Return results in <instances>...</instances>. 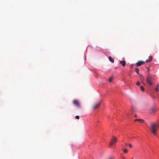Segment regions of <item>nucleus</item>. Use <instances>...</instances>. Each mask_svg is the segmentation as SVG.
Returning <instances> with one entry per match:
<instances>
[{
  "label": "nucleus",
  "mask_w": 159,
  "mask_h": 159,
  "mask_svg": "<svg viewBox=\"0 0 159 159\" xmlns=\"http://www.w3.org/2000/svg\"><path fill=\"white\" fill-rule=\"evenodd\" d=\"M159 86V85L157 84V88L155 89V90L156 91L158 92V87Z\"/></svg>",
  "instance_id": "4468645a"
},
{
  "label": "nucleus",
  "mask_w": 159,
  "mask_h": 159,
  "mask_svg": "<svg viewBox=\"0 0 159 159\" xmlns=\"http://www.w3.org/2000/svg\"><path fill=\"white\" fill-rule=\"evenodd\" d=\"M112 78H109V81L110 82H112Z\"/></svg>",
  "instance_id": "a211bd4d"
},
{
  "label": "nucleus",
  "mask_w": 159,
  "mask_h": 159,
  "mask_svg": "<svg viewBox=\"0 0 159 159\" xmlns=\"http://www.w3.org/2000/svg\"><path fill=\"white\" fill-rule=\"evenodd\" d=\"M135 71L136 72V73L139 75V76L141 77V79H143L144 80V78L141 75V74H140L139 73V70L138 68H135Z\"/></svg>",
  "instance_id": "39448f33"
},
{
  "label": "nucleus",
  "mask_w": 159,
  "mask_h": 159,
  "mask_svg": "<svg viewBox=\"0 0 159 159\" xmlns=\"http://www.w3.org/2000/svg\"><path fill=\"white\" fill-rule=\"evenodd\" d=\"M120 63L123 67H124L126 65V61L124 60L120 61Z\"/></svg>",
  "instance_id": "6e6552de"
},
{
  "label": "nucleus",
  "mask_w": 159,
  "mask_h": 159,
  "mask_svg": "<svg viewBox=\"0 0 159 159\" xmlns=\"http://www.w3.org/2000/svg\"><path fill=\"white\" fill-rule=\"evenodd\" d=\"M108 159H115V158L113 157H109Z\"/></svg>",
  "instance_id": "6ab92c4d"
},
{
  "label": "nucleus",
  "mask_w": 159,
  "mask_h": 159,
  "mask_svg": "<svg viewBox=\"0 0 159 159\" xmlns=\"http://www.w3.org/2000/svg\"><path fill=\"white\" fill-rule=\"evenodd\" d=\"M109 60L112 63L114 62V60L110 57H109Z\"/></svg>",
  "instance_id": "9b49d317"
},
{
  "label": "nucleus",
  "mask_w": 159,
  "mask_h": 159,
  "mask_svg": "<svg viewBox=\"0 0 159 159\" xmlns=\"http://www.w3.org/2000/svg\"><path fill=\"white\" fill-rule=\"evenodd\" d=\"M132 109L133 111H135L136 110V108L134 107H132Z\"/></svg>",
  "instance_id": "2eb2a0df"
},
{
  "label": "nucleus",
  "mask_w": 159,
  "mask_h": 159,
  "mask_svg": "<svg viewBox=\"0 0 159 159\" xmlns=\"http://www.w3.org/2000/svg\"><path fill=\"white\" fill-rule=\"evenodd\" d=\"M147 68H148V69H149V67H148Z\"/></svg>",
  "instance_id": "a878e982"
},
{
  "label": "nucleus",
  "mask_w": 159,
  "mask_h": 159,
  "mask_svg": "<svg viewBox=\"0 0 159 159\" xmlns=\"http://www.w3.org/2000/svg\"><path fill=\"white\" fill-rule=\"evenodd\" d=\"M156 111V109L155 108H152L151 110V111L152 112H155Z\"/></svg>",
  "instance_id": "ddd939ff"
},
{
  "label": "nucleus",
  "mask_w": 159,
  "mask_h": 159,
  "mask_svg": "<svg viewBox=\"0 0 159 159\" xmlns=\"http://www.w3.org/2000/svg\"><path fill=\"white\" fill-rule=\"evenodd\" d=\"M132 67H133V65H132V66H131V68H132Z\"/></svg>",
  "instance_id": "b1692460"
},
{
  "label": "nucleus",
  "mask_w": 159,
  "mask_h": 159,
  "mask_svg": "<svg viewBox=\"0 0 159 159\" xmlns=\"http://www.w3.org/2000/svg\"><path fill=\"white\" fill-rule=\"evenodd\" d=\"M129 146L130 148H132V147L131 144L130 143L129 144Z\"/></svg>",
  "instance_id": "aec40b11"
},
{
  "label": "nucleus",
  "mask_w": 159,
  "mask_h": 159,
  "mask_svg": "<svg viewBox=\"0 0 159 159\" xmlns=\"http://www.w3.org/2000/svg\"><path fill=\"white\" fill-rule=\"evenodd\" d=\"M140 89H141V90H142L143 91H144V88L142 86H141L140 87Z\"/></svg>",
  "instance_id": "dca6fc26"
},
{
  "label": "nucleus",
  "mask_w": 159,
  "mask_h": 159,
  "mask_svg": "<svg viewBox=\"0 0 159 159\" xmlns=\"http://www.w3.org/2000/svg\"><path fill=\"white\" fill-rule=\"evenodd\" d=\"M122 159H125V157L124 156H122Z\"/></svg>",
  "instance_id": "4be33fe9"
},
{
  "label": "nucleus",
  "mask_w": 159,
  "mask_h": 159,
  "mask_svg": "<svg viewBox=\"0 0 159 159\" xmlns=\"http://www.w3.org/2000/svg\"><path fill=\"white\" fill-rule=\"evenodd\" d=\"M135 121H138L140 123H143L144 120L142 119H137L134 120Z\"/></svg>",
  "instance_id": "1a4fd4ad"
},
{
  "label": "nucleus",
  "mask_w": 159,
  "mask_h": 159,
  "mask_svg": "<svg viewBox=\"0 0 159 159\" xmlns=\"http://www.w3.org/2000/svg\"><path fill=\"white\" fill-rule=\"evenodd\" d=\"M153 79H154L152 76L149 74L148 75L146 78V82L147 84L150 86L153 85Z\"/></svg>",
  "instance_id": "f03ea898"
},
{
  "label": "nucleus",
  "mask_w": 159,
  "mask_h": 159,
  "mask_svg": "<svg viewBox=\"0 0 159 159\" xmlns=\"http://www.w3.org/2000/svg\"><path fill=\"white\" fill-rule=\"evenodd\" d=\"M145 63V62L143 61H139L136 64L137 66H140L141 65H142V64H144Z\"/></svg>",
  "instance_id": "0eeeda50"
},
{
  "label": "nucleus",
  "mask_w": 159,
  "mask_h": 159,
  "mask_svg": "<svg viewBox=\"0 0 159 159\" xmlns=\"http://www.w3.org/2000/svg\"><path fill=\"white\" fill-rule=\"evenodd\" d=\"M140 83L139 82H137V83H136V84L137 85H140Z\"/></svg>",
  "instance_id": "412c9836"
},
{
  "label": "nucleus",
  "mask_w": 159,
  "mask_h": 159,
  "mask_svg": "<svg viewBox=\"0 0 159 159\" xmlns=\"http://www.w3.org/2000/svg\"><path fill=\"white\" fill-rule=\"evenodd\" d=\"M75 118L77 119H79L80 118V117L79 116H75Z\"/></svg>",
  "instance_id": "f3484780"
},
{
  "label": "nucleus",
  "mask_w": 159,
  "mask_h": 159,
  "mask_svg": "<svg viewBox=\"0 0 159 159\" xmlns=\"http://www.w3.org/2000/svg\"><path fill=\"white\" fill-rule=\"evenodd\" d=\"M135 117H136V116H137L136 115H135Z\"/></svg>",
  "instance_id": "393cba45"
},
{
  "label": "nucleus",
  "mask_w": 159,
  "mask_h": 159,
  "mask_svg": "<svg viewBox=\"0 0 159 159\" xmlns=\"http://www.w3.org/2000/svg\"><path fill=\"white\" fill-rule=\"evenodd\" d=\"M128 144L127 143H125V146H127V145Z\"/></svg>",
  "instance_id": "5701e85b"
},
{
  "label": "nucleus",
  "mask_w": 159,
  "mask_h": 159,
  "mask_svg": "<svg viewBox=\"0 0 159 159\" xmlns=\"http://www.w3.org/2000/svg\"><path fill=\"white\" fill-rule=\"evenodd\" d=\"M101 104L100 102H98L97 103L95 104H94L93 106V109H96L98 108L100 106Z\"/></svg>",
  "instance_id": "423d86ee"
},
{
  "label": "nucleus",
  "mask_w": 159,
  "mask_h": 159,
  "mask_svg": "<svg viewBox=\"0 0 159 159\" xmlns=\"http://www.w3.org/2000/svg\"><path fill=\"white\" fill-rule=\"evenodd\" d=\"M117 139L116 138L115 136H113L111 139V141L110 143V146H111L115 143L116 142Z\"/></svg>",
  "instance_id": "7ed1b4c3"
},
{
  "label": "nucleus",
  "mask_w": 159,
  "mask_h": 159,
  "mask_svg": "<svg viewBox=\"0 0 159 159\" xmlns=\"http://www.w3.org/2000/svg\"><path fill=\"white\" fill-rule=\"evenodd\" d=\"M123 152L125 153H127L128 152V150L126 149H123Z\"/></svg>",
  "instance_id": "f8f14e48"
},
{
  "label": "nucleus",
  "mask_w": 159,
  "mask_h": 159,
  "mask_svg": "<svg viewBox=\"0 0 159 159\" xmlns=\"http://www.w3.org/2000/svg\"><path fill=\"white\" fill-rule=\"evenodd\" d=\"M152 56H150L149 57V59L147 60H146V62H148L150 61H151L152 60Z\"/></svg>",
  "instance_id": "9d476101"
},
{
  "label": "nucleus",
  "mask_w": 159,
  "mask_h": 159,
  "mask_svg": "<svg viewBox=\"0 0 159 159\" xmlns=\"http://www.w3.org/2000/svg\"><path fill=\"white\" fill-rule=\"evenodd\" d=\"M150 125L151 128L150 130L153 135H156L158 128L159 127V123L158 124H155L153 122H150Z\"/></svg>",
  "instance_id": "f257e3e1"
},
{
  "label": "nucleus",
  "mask_w": 159,
  "mask_h": 159,
  "mask_svg": "<svg viewBox=\"0 0 159 159\" xmlns=\"http://www.w3.org/2000/svg\"><path fill=\"white\" fill-rule=\"evenodd\" d=\"M73 103L78 107L80 108V103L78 100H74L73 101Z\"/></svg>",
  "instance_id": "20e7f679"
}]
</instances>
